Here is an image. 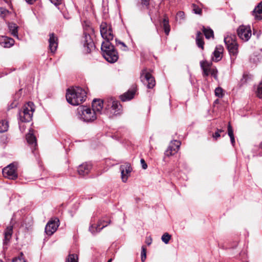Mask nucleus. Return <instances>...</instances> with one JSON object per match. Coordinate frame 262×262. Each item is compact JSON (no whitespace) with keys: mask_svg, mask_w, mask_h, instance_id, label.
Segmentation results:
<instances>
[{"mask_svg":"<svg viewBox=\"0 0 262 262\" xmlns=\"http://www.w3.org/2000/svg\"><path fill=\"white\" fill-rule=\"evenodd\" d=\"M13 233V225L8 226L4 232V245H7Z\"/></svg>","mask_w":262,"mask_h":262,"instance_id":"nucleus-23","label":"nucleus"},{"mask_svg":"<svg viewBox=\"0 0 262 262\" xmlns=\"http://www.w3.org/2000/svg\"><path fill=\"white\" fill-rule=\"evenodd\" d=\"M116 45L118 46H120V49L123 51H126L128 50V47L123 42L118 40L117 39H116Z\"/></svg>","mask_w":262,"mask_h":262,"instance_id":"nucleus-35","label":"nucleus"},{"mask_svg":"<svg viewBox=\"0 0 262 262\" xmlns=\"http://www.w3.org/2000/svg\"><path fill=\"white\" fill-rule=\"evenodd\" d=\"M92 168V165L90 163H84L79 165L77 169L78 173L81 176L88 174Z\"/></svg>","mask_w":262,"mask_h":262,"instance_id":"nucleus-19","label":"nucleus"},{"mask_svg":"<svg viewBox=\"0 0 262 262\" xmlns=\"http://www.w3.org/2000/svg\"><path fill=\"white\" fill-rule=\"evenodd\" d=\"M99 221H102V225H101L100 227H102L103 225H107V226L111 223L110 220H108V221H105L104 219H101Z\"/></svg>","mask_w":262,"mask_h":262,"instance_id":"nucleus-44","label":"nucleus"},{"mask_svg":"<svg viewBox=\"0 0 262 262\" xmlns=\"http://www.w3.org/2000/svg\"><path fill=\"white\" fill-rule=\"evenodd\" d=\"M200 66L203 70V76L211 75L215 79L217 78V70L215 68L212 67V62L207 60L200 61Z\"/></svg>","mask_w":262,"mask_h":262,"instance_id":"nucleus-8","label":"nucleus"},{"mask_svg":"<svg viewBox=\"0 0 262 262\" xmlns=\"http://www.w3.org/2000/svg\"><path fill=\"white\" fill-rule=\"evenodd\" d=\"M12 262H26L23 258V254L21 252L17 257L13 258Z\"/></svg>","mask_w":262,"mask_h":262,"instance_id":"nucleus-37","label":"nucleus"},{"mask_svg":"<svg viewBox=\"0 0 262 262\" xmlns=\"http://www.w3.org/2000/svg\"><path fill=\"white\" fill-rule=\"evenodd\" d=\"M145 242L148 245H150L152 242V239L151 238H149V239L147 238Z\"/></svg>","mask_w":262,"mask_h":262,"instance_id":"nucleus-47","label":"nucleus"},{"mask_svg":"<svg viewBox=\"0 0 262 262\" xmlns=\"http://www.w3.org/2000/svg\"><path fill=\"white\" fill-rule=\"evenodd\" d=\"M26 140L32 150L35 149L37 146V141L35 136L32 133H29L26 135Z\"/></svg>","mask_w":262,"mask_h":262,"instance_id":"nucleus-21","label":"nucleus"},{"mask_svg":"<svg viewBox=\"0 0 262 262\" xmlns=\"http://www.w3.org/2000/svg\"><path fill=\"white\" fill-rule=\"evenodd\" d=\"M94 33V29L90 25L85 24L83 26L84 36L82 41L84 51L86 53H89L95 49L94 43L92 39V35Z\"/></svg>","mask_w":262,"mask_h":262,"instance_id":"nucleus-4","label":"nucleus"},{"mask_svg":"<svg viewBox=\"0 0 262 262\" xmlns=\"http://www.w3.org/2000/svg\"><path fill=\"white\" fill-rule=\"evenodd\" d=\"M3 174L9 179L14 180L17 178L16 168L14 164L11 163L3 169Z\"/></svg>","mask_w":262,"mask_h":262,"instance_id":"nucleus-12","label":"nucleus"},{"mask_svg":"<svg viewBox=\"0 0 262 262\" xmlns=\"http://www.w3.org/2000/svg\"><path fill=\"white\" fill-rule=\"evenodd\" d=\"M8 28L11 34L16 38H18V26L14 23H10Z\"/></svg>","mask_w":262,"mask_h":262,"instance_id":"nucleus-26","label":"nucleus"},{"mask_svg":"<svg viewBox=\"0 0 262 262\" xmlns=\"http://www.w3.org/2000/svg\"><path fill=\"white\" fill-rule=\"evenodd\" d=\"M34 111V105L32 102L25 104L22 108V111L19 113V120L23 122H30L32 120Z\"/></svg>","mask_w":262,"mask_h":262,"instance_id":"nucleus-5","label":"nucleus"},{"mask_svg":"<svg viewBox=\"0 0 262 262\" xmlns=\"http://www.w3.org/2000/svg\"><path fill=\"white\" fill-rule=\"evenodd\" d=\"M59 220L50 221L45 227V232L49 235H52L57 230L59 226Z\"/></svg>","mask_w":262,"mask_h":262,"instance_id":"nucleus-13","label":"nucleus"},{"mask_svg":"<svg viewBox=\"0 0 262 262\" xmlns=\"http://www.w3.org/2000/svg\"><path fill=\"white\" fill-rule=\"evenodd\" d=\"M7 4H9L10 2V0H4Z\"/></svg>","mask_w":262,"mask_h":262,"instance_id":"nucleus-49","label":"nucleus"},{"mask_svg":"<svg viewBox=\"0 0 262 262\" xmlns=\"http://www.w3.org/2000/svg\"><path fill=\"white\" fill-rule=\"evenodd\" d=\"M86 97V92L80 87L68 89L66 99L68 103L73 105H78L82 103Z\"/></svg>","mask_w":262,"mask_h":262,"instance_id":"nucleus-1","label":"nucleus"},{"mask_svg":"<svg viewBox=\"0 0 262 262\" xmlns=\"http://www.w3.org/2000/svg\"><path fill=\"white\" fill-rule=\"evenodd\" d=\"M181 142L178 140L172 141L168 146L167 149L165 152V155L167 156H170L177 153L180 147Z\"/></svg>","mask_w":262,"mask_h":262,"instance_id":"nucleus-14","label":"nucleus"},{"mask_svg":"<svg viewBox=\"0 0 262 262\" xmlns=\"http://www.w3.org/2000/svg\"><path fill=\"white\" fill-rule=\"evenodd\" d=\"M102 225V221H99L97 225L93 224L89 227V231L92 234H95L100 232L103 228L107 226V225H103L102 227H100Z\"/></svg>","mask_w":262,"mask_h":262,"instance_id":"nucleus-24","label":"nucleus"},{"mask_svg":"<svg viewBox=\"0 0 262 262\" xmlns=\"http://www.w3.org/2000/svg\"><path fill=\"white\" fill-rule=\"evenodd\" d=\"M212 137L215 140H217L218 138L221 137V134L219 133V132L216 131L214 134L212 135Z\"/></svg>","mask_w":262,"mask_h":262,"instance_id":"nucleus-45","label":"nucleus"},{"mask_svg":"<svg viewBox=\"0 0 262 262\" xmlns=\"http://www.w3.org/2000/svg\"><path fill=\"white\" fill-rule=\"evenodd\" d=\"M141 249H142L141 253V261H142V262H144L146 258V249L144 246H143L142 247Z\"/></svg>","mask_w":262,"mask_h":262,"instance_id":"nucleus-38","label":"nucleus"},{"mask_svg":"<svg viewBox=\"0 0 262 262\" xmlns=\"http://www.w3.org/2000/svg\"><path fill=\"white\" fill-rule=\"evenodd\" d=\"M92 110L96 114H101L102 108L104 106V101L100 99H94L92 103Z\"/></svg>","mask_w":262,"mask_h":262,"instance_id":"nucleus-18","label":"nucleus"},{"mask_svg":"<svg viewBox=\"0 0 262 262\" xmlns=\"http://www.w3.org/2000/svg\"><path fill=\"white\" fill-rule=\"evenodd\" d=\"M137 91V86L133 85L126 92L120 96V99L124 102L132 99Z\"/></svg>","mask_w":262,"mask_h":262,"instance_id":"nucleus-15","label":"nucleus"},{"mask_svg":"<svg viewBox=\"0 0 262 262\" xmlns=\"http://www.w3.org/2000/svg\"><path fill=\"white\" fill-rule=\"evenodd\" d=\"M79 118L84 122H90L97 118L96 113L86 106H81L78 109Z\"/></svg>","mask_w":262,"mask_h":262,"instance_id":"nucleus-6","label":"nucleus"},{"mask_svg":"<svg viewBox=\"0 0 262 262\" xmlns=\"http://www.w3.org/2000/svg\"><path fill=\"white\" fill-rule=\"evenodd\" d=\"M66 262H78V256L75 254H69Z\"/></svg>","mask_w":262,"mask_h":262,"instance_id":"nucleus-32","label":"nucleus"},{"mask_svg":"<svg viewBox=\"0 0 262 262\" xmlns=\"http://www.w3.org/2000/svg\"><path fill=\"white\" fill-rule=\"evenodd\" d=\"M252 15L256 19L260 20L262 19V2L255 7L252 11Z\"/></svg>","mask_w":262,"mask_h":262,"instance_id":"nucleus-22","label":"nucleus"},{"mask_svg":"<svg viewBox=\"0 0 262 262\" xmlns=\"http://www.w3.org/2000/svg\"><path fill=\"white\" fill-rule=\"evenodd\" d=\"M140 79L144 85H146L148 89H152L155 86L156 81L155 78L146 69H144L142 71Z\"/></svg>","mask_w":262,"mask_h":262,"instance_id":"nucleus-9","label":"nucleus"},{"mask_svg":"<svg viewBox=\"0 0 262 262\" xmlns=\"http://www.w3.org/2000/svg\"><path fill=\"white\" fill-rule=\"evenodd\" d=\"M107 262H112V259H110L107 261Z\"/></svg>","mask_w":262,"mask_h":262,"instance_id":"nucleus-50","label":"nucleus"},{"mask_svg":"<svg viewBox=\"0 0 262 262\" xmlns=\"http://www.w3.org/2000/svg\"><path fill=\"white\" fill-rule=\"evenodd\" d=\"M224 42L231 56H236L238 53V44L234 35L224 38Z\"/></svg>","mask_w":262,"mask_h":262,"instance_id":"nucleus-7","label":"nucleus"},{"mask_svg":"<svg viewBox=\"0 0 262 262\" xmlns=\"http://www.w3.org/2000/svg\"><path fill=\"white\" fill-rule=\"evenodd\" d=\"M177 17L183 19L185 17V13L183 11H179L177 14Z\"/></svg>","mask_w":262,"mask_h":262,"instance_id":"nucleus-42","label":"nucleus"},{"mask_svg":"<svg viewBox=\"0 0 262 262\" xmlns=\"http://www.w3.org/2000/svg\"><path fill=\"white\" fill-rule=\"evenodd\" d=\"M26 2L30 4V5H32L33 4L35 1H36L37 0H25Z\"/></svg>","mask_w":262,"mask_h":262,"instance_id":"nucleus-46","label":"nucleus"},{"mask_svg":"<svg viewBox=\"0 0 262 262\" xmlns=\"http://www.w3.org/2000/svg\"><path fill=\"white\" fill-rule=\"evenodd\" d=\"M192 11L194 13L199 15H202V10L200 7L195 4H192L191 5Z\"/></svg>","mask_w":262,"mask_h":262,"instance_id":"nucleus-33","label":"nucleus"},{"mask_svg":"<svg viewBox=\"0 0 262 262\" xmlns=\"http://www.w3.org/2000/svg\"><path fill=\"white\" fill-rule=\"evenodd\" d=\"M8 122L6 120H2L0 122V133H4L8 129Z\"/></svg>","mask_w":262,"mask_h":262,"instance_id":"nucleus-31","label":"nucleus"},{"mask_svg":"<svg viewBox=\"0 0 262 262\" xmlns=\"http://www.w3.org/2000/svg\"><path fill=\"white\" fill-rule=\"evenodd\" d=\"M9 13V11L6 8L1 7L0 8V16L4 18L7 16Z\"/></svg>","mask_w":262,"mask_h":262,"instance_id":"nucleus-39","label":"nucleus"},{"mask_svg":"<svg viewBox=\"0 0 262 262\" xmlns=\"http://www.w3.org/2000/svg\"><path fill=\"white\" fill-rule=\"evenodd\" d=\"M14 43V40L11 38L5 37L4 38L3 41H2L1 44L5 48H10L12 47Z\"/></svg>","mask_w":262,"mask_h":262,"instance_id":"nucleus-28","label":"nucleus"},{"mask_svg":"<svg viewBox=\"0 0 262 262\" xmlns=\"http://www.w3.org/2000/svg\"><path fill=\"white\" fill-rule=\"evenodd\" d=\"M0 262H3L2 260H0Z\"/></svg>","mask_w":262,"mask_h":262,"instance_id":"nucleus-52","label":"nucleus"},{"mask_svg":"<svg viewBox=\"0 0 262 262\" xmlns=\"http://www.w3.org/2000/svg\"><path fill=\"white\" fill-rule=\"evenodd\" d=\"M238 37L245 41H248L251 36V29L250 26H241L237 30Z\"/></svg>","mask_w":262,"mask_h":262,"instance_id":"nucleus-11","label":"nucleus"},{"mask_svg":"<svg viewBox=\"0 0 262 262\" xmlns=\"http://www.w3.org/2000/svg\"><path fill=\"white\" fill-rule=\"evenodd\" d=\"M196 43L198 47L204 49V42L203 41V38L202 34L200 31L197 32L196 37Z\"/></svg>","mask_w":262,"mask_h":262,"instance_id":"nucleus-27","label":"nucleus"},{"mask_svg":"<svg viewBox=\"0 0 262 262\" xmlns=\"http://www.w3.org/2000/svg\"><path fill=\"white\" fill-rule=\"evenodd\" d=\"M58 39L54 33H50L49 34V48L50 51L54 53L57 50L58 47Z\"/></svg>","mask_w":262,"mask_h":262,"instance_id":"nucleus-17","label":"nucleus"},{"mask_svg":"<svg viewBox=\"0 0 262 262\" xmlns=\"http://www.w3.org/2000/svg\"><path fill=\"white\" fill-rule=\"evenodd\" d=\"M215 96L222 98L223 96V89L220 87H217L215 90Z\"/></svg>","mask_w":262,"mask_h":262,"instance_id":"nucleus-40","label":"nucleus"},{"mask_svg":"<svg viewBox=\"0 0 262 262\" xmlns=\"http://www.w3.org/2000/svg\"><path fill=\"white\" fill-rule=\"evenodd\" d=\"M138 2L137 5L139 6L141 5L142 7H145L147 9H148V6L149 5L150 0H137Z\"/></svg>","mask_w":262,"mask_h":262,"instance_id":"nucleus-34","label":"nucleus"},{"mask_svg":"<svg viewBox=\"0 0 262 262\" xmlns=\"http://www.w3.org/2000/svg\"><path fill=\"white\" fill-rule=\"evenodd\" d=\"M171 238V235L168 233H165L161 237L162 241L166 244L169 243V240Z\"/></svg>","mask_w":262,"mask_h":262,"instance_id":"nucleus-36","label":"nucleus"},{"mask_svg":"<svg viewBox=\"0 0 262 262\" xmlns=\"http://www.w3.org/2000/svg\"><path fill=\"white\" fill-rule=\"evenodd\" d=\"M163 27L166 35H168L170 31V27L169 24V19L166 15L164 16V18L162 20Z\"/></svg>","mask_w":262,"mask_h":262,"instance_id":"nucleus-25","label":"nucleus"},{"mask_svg":"<svg viewBox=\"0 0 262 262\" xmlns=\"http://www.w3.org/2000/svg\"><path fill=\"white\" fill-rule=\"evenodd\" d=\"M260 147H261V148H262V142L260 143Z\"/></svg>","mask_w":262,"mask_h":262,"instance_id":"nucleus-51","label":"nucleus"},{"mask_svg":"<svg viewBox=\"0 0 262 262\" xmlns=\"http://www.w3.org/2000/svg\"><path fill=\"white\" fill-rule=\"evenodd\" d=\"M228 134L230 138V141L232 145L234 146L235 144V139L233 134V130L230 122L228 123Z\"/></svg>","mask_w":262,"mask_h":262,"instance_id":"nucleus-29","label":"nucleus"},{"mask_svg":"<svg viewBox=\"0 0 262 262\" xmlns=\"http://www.w3.org/2000/svg\"><path fill=\"white\" fill-rule=\"evenodd\" d=\"M120 170L121 173V179L123 182H126L128 177L132 171L130 165L129 163H125L120 167Z\"/></svg>","mask_w":262,"mask_h":262,"instance_id":"nucleus-16","label":"nucleus"},{"mask_svg":"<svg viewBox=\"0 0 262 262\" xmlns=\"http://www.w3.org/2000/svg\"><path fill=\"white\" fill-rule=\"evenodd\" d=\"M100 31L102 37L105 40H113L114 35L111 25L106 22H102L100 26Z\"/></svg>","mask_w":262,"mask_h":262,"instance_id":"nucleus-10","label":"nucleus"},{"mask_svg":"<svg viewBox=\"0 0 262 262\" xmlns=\"http://www.w3.org/2000/svg\"><path fill=\"white\" fill-rule=\"evenodd\" d=\"M104 107L103 113L109 118L120 115L122 112V106L120 102L114 100L113 98L104 101Z\"/></svg>","mask_w":262,"mask_h":262,"instance_id":"nucleus-3","label":"nucleus"},{"mask_svg":"<svg viewBox=\"0 0 262 262\" xmlns=\"http://www.w3.org/2000/svg\"><path fill=\"white\" fill-rule=\"evenodd\" d=\"M111 41L105 40L102 42L101 50L104 58L108 62L114 63L118 59V54Z\"/></svg>","mask_w":262,"mask_h":262,"instance_id":"nucleus-2","label":"nucleus"},{"mask_svg":"<svg viewBox=\"0 0 262 262\" xmlns=\"http://www.w3.org/2000/svg\"><path fill=\"white\" fill-rule=\"evenodd\" d=\"M223 47L221 45L216 47L214 52H213L212 60L215 61H219L222 58L223 53Z\"/></svg>","mask_w":262,"mask_h":262,"instance_id":"nucleus-20","label":"nucleus"},{"mask_svg":"<svg viewBox=\"0 0 262 262\" xmlns=\"http://www.w3.org/2000/svg\"><path fill=\"white\" fill-rule=\"evenodd\" d=\"M216 131L219 132L220 134H221L222 132H224V130L222 129H217Z\"/></svg>","mask_w":262,"mask_h":262,"instance_id":"nucleus-48","label":"nucleus"},{"mask_svg":"<svg viewBox=\"0 0 262 262\" xmlns=\"http://www.w3.org/2000/svg\"><path fill=\"white\" fill-rule=\"evenodd\" d=\"M140 162H141L142 168L144 169H146L147 168V165L146 163L145 160L143 159H141L140 160Z\"/></svg>","mask_w":262,"mask_h":262,"instance_id":"nucleus-43","label":"nucleus"},{"mask_svg":"<svg viewBox=\"0 0 262 262\" xmlns=\"http://www.w3.org/2000/svg\"><path fill=\"white\" fill-rule=\"evenodd\" d=\"M203 32L207 39H209L211 37H213V31L210 28L203 27Z\"/></svg>","mask_w":262,"mask_h":262,"instance_id":"nucleus-30","label":"nucleus"},{"mask_svg":"<svg viewBox=\"0 0 262 262\" xmlns=\"http://www.w3.org/2000/svg\"><path fill=\"white\" fill-rule=\"evenodd\" d=\"M50 1L53 4H54L56 6H57L60 5L62 1V0H50Z\"/></svg>","mask_w":262,"mask_h":262,"instance_id":"nucleus-41","label":"nucleus"}]
</instances>
